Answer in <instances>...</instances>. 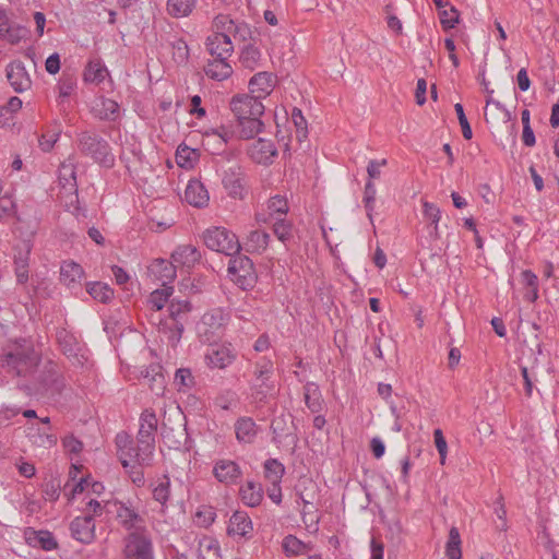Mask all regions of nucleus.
I'll use <instances>...</instances> for the list:
<instances>
[{"instance_id": "obj_40", "label": "nucleus", "mask_w": 559, "mask_h": 559, "mask_svg": "<svg viewBox=\"0 0 559 559\" xmlns=\"http://www.w3.org/2000/svg\"><path fill=\"white\" fill-rule=\"evenodd\" d=\"M234 132L225 126L218 128H211L204 132V145H210L211 140L218 142V148H223L227 145L228 141L233 138Z\"/></svg>"}, {"instance_id": "obj_10", "label": "nucleus", "mask_w": 559, "mask_h": 559, "mask_svg": "<svg viewBox=\"0 0 559 559\" xmlns=\"http://www.w3.org/2000/svg\"><path fill=\"white\" fill-rule=\"evenodd\" d=\"M56 341L63 355L73 364L83 366L87 360L83 347L76 336L66 328H59L56 332Z\"/></svg>"}, {"instance_id": "obj_48", "label": "nucleus", "mask_w": 559, "mask_h": 559, "mask_svg": "<svg viewBox=\"0 0 559 559\" xmlns=\"http://www.w3.org/2000/svg\"><path fill=\"white\" fill-rule=\"evenodd\" d=\"M174 383L176 384L179 392H188L195 385V379L189 368H179L177 369L174 378Z\"/></svg>"}, {"instance_id": "obj_2", "label": "nucleus", "mask_w": 559, "mask_h": 559, "mask_svg": "<svg viewBox=\"0 0 559 559\" xmlns=\"http://www.w3.org/2000/svg\"><path fill=\"white\" fill-rule=\"evenodd\" d=\"M32 378V385H26L25 389L41 396H59L66 388L64 376L53 360L45 361Z\"/></svg>"}, {"instance_id": "obj_3", "label": "nucleus", "mask_w": 559, "mask_h": 559, "mask_svg": "<svg viewBox=\"0 0 559 559\" xmlns=\"http://www.w3.org/2000/svg\"><path fill=\"white\" fill-rule=\"evenodd\" d=\"M78 148L84 156L92 158L95 163L105 168L115 166V155L106 139L95 131H82L76 138Z\"/></svg>"}, {"instance_id": "obj_17", "label": "nucleus", "mask_w": 559, "mask_h": 559, "mask_svg": "<svg viewBox=\"0 0 559 559\" xmlns=\"http://www.w3.org/2000/svg\"><path fill=\"white\" fill-rule=\"evenodd\" d=\"M7 79L16 93L31 87L32 81L22 61L15 60L5 67Z\"/></svg>"}, {"instance_id": "obj_30", "label": "nucleus", "mask_w": 559, "mask_h": 559, "mask_svg": "<svg viewBox=\"0 0 559 559\" xmlns=\"http://www.w3.org/2000/svg\"><path fill=\"white\" fill-rule=\"evenodd\" d=\"M305 403L309 411L318 414L323 409L324 401L322 399L321 390L316 382H307L304 385Z\"/></svg>"}, {"instance_id": "obj_47", "label": "nucleus", "mask_w": 559, "mask_h": 559, "mask_svg": "<svg viewBox=\"0 0 559 559\" xmlns=\"http://www.w3.org/2000/svg\"><path fill=\"white\" fill-rule=\"evenodd\" d=\"M273 233L281 242L287 246V242L293 239V223L281 217L274 218Z\"/></svg>"}, {"instance_id": "obj_26", "label": "nucleus", "mask_w": 559, "mask_h": 559, "mask_svg": "<svg viewBox=\"0 0 559 559\" xmlns=\"http://www.w3.org/2000/svg\"><path fill=\"white\" fill-rule=\"evenodd\" d=\"M93 114L102 121H117L120 117L119 104L107 97H102L99 103L93 108Z\"/></svg>"}, {"instance_id": "obj_57", "label": "nucleus", "mask_w": 559, "mask_h": 559, "mask_svg": "<svg viewBox=\"0 0 559 559\" xmlns=\"http://www.w3.org/2000/svg\"><path fill=\"white\" fill-rule=\"evenodd\" d=\"M454 109L462 129L463 138L465 140H471L473 138V130L465 115L463 105L457 103L454 105Z\"/></svg>"}, {"instance_id": "obj_39", "label": "nucleus", "mask_w": 559, "mask_h": 559, "mask_svg": "<svg viewBox=\"0 0 559 559\" xmlns=\"http://www.w3.org/2000/svg\"><path fill=\"white\" fill-rule=\"evenodd\" d=\"M60 199L63 203L64 207L70 211L72 209V213L79 217L82 215L83 217H86V209L80 206L79 202V193H78V187H75V190H60Z\"/></svg>"}, {"instance_id": "obj_38", "label": "nucleus", "mask_w": 559, "mask_h": 559, "mask_svg": "<svg viewBox=\"0 0 559 559\" xmlns=\"http://www.w3.org/2000/svg\"><path fill=\"white\" fill-rule=\"evenodd\" d=\"M264 478L271 484L282 483L285 474V466L277 459H267L263 463Z\"/></svg>"}, {"instance_id": "obj_44", "label": "nucleus", "mask_w": 559, "mask_h": 559, "mask_svg": "<svg viewBox=\"0 0 559 559\" xmlns=\"http://www.w3.org/2000/svg\"><path fill=\"white\" fill-rule=\"evenodd\" d=\"M142 457H144V454H142L140 445L133 441L131 443V447H129L126 451L121 452L119 460L123 468H129V466H131L132 461H134L140 466H150L151 464H146L142 460Z\"/></svg>"}, {"instance_id": "obj_51", "label": "nucleus", "mask_w": 559, "mask_h": 559, "mask_svg": "<svg viewBox=\"0 0 559 559\" xmlns=\"http://www.w3.org/2000/svg\"><path fill=\"white\" fill-rule=\"evenodd\" d=\"M173 59L177 64H187L189 60V47L183 38H178L171 43Z\"/></svg>"}, {"instance_id": "obj_6", "label": "nucleus", "mask_w": 559, "mask_h": 559, "mask_svg": "<svg viewBox=\"0 0 559 559\" xmlns=\"http://www.w3.org/2000/svg\"><path fill=\"white\" fill-rule=\"evenodd\" d=\"M205 246L225 255H233L241 250L238 237L225 227H213L206 229L203 235Z\"/></svg>"}, {"instance_id": "obj_29", "label": "nucleus", "mask_w": 559, "mask_h": 559, "mask_svg": "<svg viewBox=\"0 0 559 559\" xmlns=\"http://www.w3.org/2000/svg\"><path fill=\"white\" fill-rule=\"evenodd\" d=\"M83 267L74 261H63L60 266V282L68 287L79 284L84 277Z\"/></svg>"}, {"instance_id": "obj_35", "label": "nucleus", "mask_w": 559, "mask_h": 559, "mask_svg": "<svg viewBox=\"0 0 559 559\" xmlns=\"http://www.w3.org/2000/svg\"><path fill=\"white\" fill-rule=\"evenodd\" d=\"M136 443L140 445L142 454H144V457H142V460L146 464H152L155 449V435L144 429H139L136 435Z\"/></svg>"}, {"instance_id": "obj_49", "label": "nucleus", "mask_w": 559, "mask_h": 559, "mask_svg": "<svg viewBox=\"0 0 559 559\" xmlns=\"http://www.w3.org/2000/svg\"><path fill=\"white\" fill-rule=\"evenodd\" d=\"M439 19L442 29L448 32L460 23V11L454 5H450L449 9L439 11Z\"/></svg>"}, {"instance_id": "obj_25", "label": "nucleus", "mask_w": 559, "mask_h": 559, "mask_svg": "<svg viewBox=\"0 0 559 559\" xmlns=\"http://www.w3.org/2000/svg\"><path fill=\"white\" fill-rule=\"evenodd\" d=\"M273 91V74L262 71L255 73L249 81V94L259 96V99L266 97Z\"/></svg>"}, {"instance_id": "obj_9", "label": "nucleus", "mask_w": 559, "mask_h": 559, "mask_svg": "<svg viewBox=\"0 0 559 559\" xmlns=\"http://www.w3.org/2000/svg\"><path fill=\"white\" fill-rule=\"evenodd\" d=\"M123 554L127 559H154L153 543L143 528L142 532H131L124 539Z\"/></svg>"}, {"instance_id": "obj_54", "label": "nucleus", "mask_w": 559, "mask_h": 559, "mask_svg": "<svg viewBox=\"0 0 559 559\" xmlns=\"http://www.w3.org/2000/svg\"><path fill=\"white\" fill-rule=\"evenodd\" d=\"M377 189L371 180H367L364 190V205L367 212V216L372 221V212L374 210Z\"/></svg>"}, {"instance_id": "obj_60", "label": "nucleus", "mask_w": 559, "mask_h": 559, "mask_svg": "<svg viewBox=\"0 0 559 559\" xmlns=\"http://www.w3.org/2000/svg\"><path fill=\"white\" fill-rule=\"evenodd\" d=\"M292 121L294 122L299 140L301 136H307V120L302 115L301 109L294 107L292 110Z\"/></svg>"}, {"instance_id": "obj_52", "label": "nucleus", "mask_w": 559, "mask_h": 559, "mask_svg": "<svg viewBox=\"0 0 559 559\" xmlns=\"http://www.w3.org/2000/svg\"><path fill=\"white\" fill-rule=\"evenodd\" d=\"M158 420L153 408H145L140 415V428L151 433H156Z\"/></svg>"}, {"instance_id": "obj_53", "label": "nucleus", "mask_w": 559, "mask_h": 559, "mask_svg": "<svg viewBox=\"0 0 559 559\" xmlns=\"http://www.w3.org/2000/svg\"><path fill=\"white\" fill-rule=\"evenodd\" d=\"M269 215L273 217L275 214L285 215L287 214L289 206L287 199L280 194H276L267 201Z\"/></svg>"}, {"instance_id": "obj_62", "label": "nucleus", "mask_w": 559, "mask_h": 559, "mask_svg": "<svg viewBox=\"0 0 559 559\" xmlns=\"http://www.w3.org/2000/svg\"><path fill=\"white\" fill-rule=\"evenodd\" d=\"M234 20H231L228 15L218 14L214 19V26L217 29V32H224L227 35L233 33V27L235 25Z\"/></svg>"}, {"instance_id": "obj_41", "label": "nucleus", "mask_w": 559, "mask_h": 559, "mask_svg": "<svg viewBox=\"0 0 559 559\" xmlns=\"http://www.w3.org/2000/svg\"><path fill=\"white\" fill-rule=\"evenodd\" d=\"M270 234L264 230H252L247 237L248 251L263 252L269 245Z\"/></svg>"}, {"instance_id": "obj_18", "label": "nucleus", "mask_w": 559, "mask_h": 559, "mask_svg": "<svg viewBox=\"0 0 559 559\" xmlns=\"http://www.w3.org/2000/svg\"><path fill=\"white\" fill-rule=\"evenodd\" d=\"M209 53L217 58H228L234 51V45L229 35L224 32H215L205 41Z\"/></svg>"}, {"instance_id": "obj_37", "label": "nucleus", "mask_w": 559, "mask_h": 559, "mask_svg": "<svg viewBox=\"0 0 559 559\" xmlns=\"http://www.w3.org/2000/svg\"><path fill=\"white\" fill-rule=\"evenodd\" d=\"M260 60L261 51L258 47L252 44L243 45L239 56V62L243 68L253 71L259 67Z\"/></svg>"}, {"instance_id": "obj_63", "label": "nucleus", "mask_w": 559, "mask_h": 559, "mask_svg": "<svg viewBox=\"0 0 559 559\" xmlns=\"http://www.w3.org/2000/svg\"><path fill=\"white\" fill-rule=\"evenodd\" d=\"M141 467L142 466L138 465L136 463H131V466H129V468H124L126 472L129 474L131 481L138 487H142L145 484L144 473Z\"/></svg>"}, {"instance_id": "obj_31", "label": "nucleus", "mask_w": 559, "mask_h": 559, "mask_svg": "<svg viewBox=\"0 0 559 559\" xmlns=\"http://www.w3.org/2000/svg\"><path fill=\"white\" fill-rule=\"evenodd\" d=\"M261 116H246L245 119H236L240 128V138L250 140L257 134L263 132L264 122L260 119Z\"/></svg>"}, {"instance_id": "obj_4", "label": "nucleus", "mask_w": 559, "mask_h": 559, "mask_svg": "<svg viewBox=\"0 0 559 559\" xmlns=\"http://www.w3.org/2000/svg\"><path fill=\"white\" fill-rule=\"evenodd\" d=\"M193 306L188 299H171L168 304V318L160 320V330L168 334V338L173 344H177L185 331V324Z\"/></svg>"}, {"instance_id": "obj_16", "label": "nucleus", "mask_w": 559, "mask_h": 559, "mask_svg": "<svg viewBox=\"0 0 559 559\" xmlns=\"http://www.w3.org/2000/svg\"><path fill=\"white\" fill-rule=\"evenodd\" d=\"M71 536L85 545L95 539V523L93 515L76 516L70 523Z\"/></svg>"}, {"instance_id": "obj_45", "label": "nucleus", "mask_w": 559, "mask_h": 559, "mask_svg": "<svg viewBox=\"0 0 559 559\" xmlns=\"http://www.w3.org/2000/svg\"><path fill=\"white\" fill-rule=\"evenodd\" d=\"M174 293L173 286H163V288H158L153 290L148 296V304H151L152 309L155 311H160L167 302H169V298Z\"/></svg>"}, {"instance_id": "obj_42", "label": "nucleus", "mask_w": 559, "mask_h": 559, "mask_svg": "<svg viewBox=\"0 0 559 559\" xmlns=\"http://www.w3.org/2000/svg\"><path fill=\"white\" fill-rule=\"evenodd\" d=\"M461 535L457 527L452 526L449 531L448 540L445 544V556L448 559H461Z\"/></svg>"}, {"instance_id": "obj_59", "label": "nucleus", "mask_w": 559, "mask_h": 559, "mask_svg": "<svg viewBox=\"0 0 559 559\" xmlns=\"http://www.w3.org/2000/svg\"><path fill=\"white\" fill-rule=\"evenodd\" d=\"M61 483L57 478L47 480L43 486L45 498L50 501H57L60 497Z\"/></svg>"}, {"instance_id": "obj_27", "label": "nucleus", "mask_w": 559, "mask_h": 559, "mask_svg": "<svg viewBox=\"0 0 559 559\" xmlns=\"http://www.w3.org/2000/svg\"><path fill=\"white\" fill-rule=\"evenodd\" d=\"M235 433L239 443H252L258 433L255 421L251 417H239L235 423Z\"/></svg>"}, {"instance_id": "obj_55", "label": "nucleus", "mask_w": 559, "mask_h": 559, "mask_svg": "<svg viewBox=\"0 0 559 559\" xmlns=\"http://www.w3.org/2000/svg\"><path fill=\"white\" fill-rule=\"evenodd\" d=\"M28 35H29L28 28L12 22L9 33L7 35L5 41H8L11 45H17L23 39L27 38Z\"/></svg>"}, {"instance_id": "obj_24", "label": "nucleus", "mask_w": 559, "mask_h": 559, "mask_svg": "<svg viewBox=\"0 0 559 559\" xmlns=\"http://www.w3.org/2000/svg\"><path fill=\"white\" fill-rule=\"evenodd\" d=\"M209 200V192L200 180L192 179L188 182L185 190V201L187 203L201 209L207 205Z\"/></svg>"}, {"instance_id": "obj_34", "label": "nucleus", "mask_w": 559, "mask_h": 559, "mask_svg": "<svg viewBox=\"0 0 559 559\" xmlns=\"http://www.w3.org/2000/svg\"><path fill=\"white\" fill-rule=\"evenodd\" d=\"M87 294L96 301L108 304L114 298V289L103 282H87Z\"/></svg>"}, {"instance_id": "obj_58", "label": "nucleus", "mask_w": 559, "mask_h": 559, "mask_svg": "<svg viewBox=\"0 0 559 559\" xmlns=\"http://www.w3.org/2000/svg\"><path fill=\"white\" fill-rule=\"evenodd\" d=\"M61 133V129H55L52 131H47L46 133H43L40 138L38 139L39 147L43 152H50L55 145V143L58 141Z\"/></svg>"}, {"instance_id": "obj_7", "label": "nucleus", "mask_w": 559, "mask_h": 559, "mask_svg": "<svg viewBox=\"0 0 559 559\" xmlns=\"http://www.w3.org/2000/svg\"><path fill=\"white\" fill-rule=\"evenodd\" d=\"M273 372L274 364L270 358L261 357L254 362V382L251 383L250 389L255 400L260 402L266 400L267 394L273 389V385L270 383Z\"/></svg>"}, {"instance_id": "obj_64", "label": "nucleus", "mask_w": 559, "mask_h": 559, "mask_svg": "<svg viewBox=\"0 0 559 559\" xmlns=\"http://www.w3.org/2000/svg\"><path fill=\"white\" fill-rule=\"evenodd\" d=\"M33 245L29 240H22L13 247V259H29Z\"/></svg>"}, {"instance_id": "obj_56", "label": "nucleus", "mask_w": 559, "mask_h": 559, "mask_svg": "<svg viewBox=\"0 0 559 559\" xmlns=\"http://www.w3.org/2000/svg\"><path fill=\"white\" fill-rule=\"evenodd\" d=\"M164 479L153 488V499L163 506L166 504L170 495V479L167 475H164Z\"/></svg>"}, {"instance_id": "obj_13", "label": "nucleus", "mask_w": 559, "mask_h": 559, "mask_svg": "<svg viewBox=\"0 0 559 559\" xmlns=\"http://www.w3.org/2000/svg\"><path fill=\"white\" fill-rule=\"evenodd\" d=\"M247 154L253 163L270 166L278 152L273 141L259 138L248 147Z\"/></svg>"}, {"instance_id": "obj_36", "label": "nucleus", "mask_w": 559, "mask_h": 559, "mask_svg": "<svg viewBox=\"0 0 559 559\" xmlns=\"http://www.w3.org/2000/svg\"><path fill=\"white\" fill-rule=\"evenodd\" d=\"M108 74V70L106 66L102 62V60H91L84 70V81L87 83H102L106 75Z\"/></svg>"}, {"instance_id": "obj_46", "label": "nucleus", "mask_w": 559, "mask_h": 559, "mask_svg": "<svg viewBox=\"0 0 559 559\" xmlns=\"http://www.w3.org/2000/svg\"><path fill=\"white\" fill-rule=\"evenodd\" d=\"M288 418H292V426H293L294 430H297V427H296V425L293 420V416L290 414L288 416H286L284 414L276 416L272 420V424H271V431L273 433L272 442H274V443L282 442L283 436L285 433H287L286 430H287Z\"/></svg>"}, {"instance_id": "obj_21", "label": "nucleus", "mask_w": 559, "mask_h": 559, "mask_svg": "<svg viewBox=\"0 0 559 559\" xmlns=\"http://www.w3.org/2000/svg\"><path fill=\"white\" fill-rule=\"evenodd\" d=\"M25 539L31 547H38L45 551H51L58 548V542L53 534L46 530L37 531L33 527H28L25 531Z\"/></svg>"}, {"instance_id": "obj_11", "label": "nucleus", "mask_w": 559, "mask_h": 559, "mask_svg": "<svg viewBox=\"0 0 559 559\" xmlns=\"http://www.w3.org/2000/svg\"><path fill=\"white\" fill-rule=\"evenodd\" d=\"M237 359V352L230 343L213 344L206 349L204 361L210 369H225Z\"/></svg>"}, {"instance_id": "obj_23", "label": "nucleus", "mask_w": 559, "mask_h": 559, "mask_svg": "<svg viewBox=\"0 0 559 559\" xmlns=\"http://www.w3.org/2000/svg\"><path fill=\"white\" fill-rule=\"evenodd\" d=\"M253 532V525L250 516L245 511H236L229 519L227 534L229 536H240L250 538Z\"/></svg>"}, {"instance_id": "obj_28", "label": "nucleus", "mask_w": 559, "mask_h": 559, "mask_svg": "<svg viewBox=\"0 0 559 559\" xmlns=\"http://www.w3.org/2000/svg\"><path fill=\"white\" fill-rule=\"evenodd\" d=\"M204 72L212 80L224 81L231 76L233 68L227 62V58L214 57L213 60L207 61Z\"/></svg>"}, {"instance_id": "obj_43", "label": "nucleus", "mask_w": 559, "mask_h": 559, "mask_svg": "<svg viewBox=\"0 0 559 559\" xmlns=\"http://www.w3.org/2000/svg\"><path fill=\"white\" fill-rule=\"evenodd\" d=\"M197 0H167V10L174 17H183L192 13Z\"/></svg>"}, {"instance_id": "obj_50", "label": "nucleus", "mask_w": 559, "mask_h": 559, "mask_svg": "<svg viewBox=\"0 0 559 559\" xmlns=\"http://www.w3.org/2000/svg\"><path fill=\"white\" fill-rule=\"evenodd\" d=\"M237 404V393L230 389L219 392L214 399V406L223 411H231Z\"/></svg>"}, {"instance_id": "obj_61", "label": "nucleus", "mask_w": 559, "mask_h": 559, "mask_svg": "<svg viewBox=\"0 0 559 559\" xmlns=\"http://www.w3.org/2000/svg\"><path fill=\"white\" fill-rule=\"evenodd\" d=\"M435 445L440 456V463L443 465L447 460L448 443L440 428L433 430Z\"/></svg>"}, {"instance_id": "obj_20", "label": "nucleus", "mask_w": 559, "mask_h": 559, "mask_svg": "<svg viewBox=\"0 0 559 559\" xmlns=\"http://www.w3.org/2000/svg\"><path fill=\"white\" fill-rule=\"evenodd\" d=\"M170 259L176 267L190 270L201 260V252L192 245H180L173 251Z\"/></svg>"}, {"instance_id": "obj_1", "label": "nucleus", "mask_w": 559, "mask_h": 559, "mask_svg": "<svg viewBox=\"0 0 559 559\" xmlns=\"http://www.w3.org/2000/svg\"><path fill=\"white\" fill-rule=\"evenodd\" d=\"M0 361L7 373L29 378L36 373L41 362V353L35 349L31 340L20 337L14 340L12 346L1 356Z\"/></svg>"}, {"instance_id": "obj_5", "label": "nucleus", "mask_w": 559, "mask_h": 559, "mask_svg": "<svg viewBox=\"0 0 559 559\" xmlns=\"http://www.w3.org/2000/svg\"><path fill=\"white\" fill-rule=\"evenodd\" d=\"M229 278L242 290L252 289L258 282V274L252 260L240 251L230 255L227 266Z\"/></svg>"}, {"instance_id": "obj_15", "label": "nucleus", "mask_w": 559, "mask_h": 559, "mask_svg": "<svg viewBox=\"0 0 559 559\" xmlns=\"http://www.w3.org/2000/svg\"><path fill=\"white\" fill-rule=\"evenodd\" d=\"M147 274L153 281L160 282L162 286H169L177 276V267L171 259L166 260L159 258L153 260L148 265Z\"/></svg>"}, {"instance_id": "obj_8", "label": "nucleus", "mask_w": 559, "mask_h": 559, "mask_svg": "<svg viewBox=\"0 0 559 559\" xmlns=\"http://www.w3.org/2000/svg\"><path fill=\"white\" fill-rule=\"evenodd\" d=\"M212 474L222 485L230 487L242 483L243 469L236 460L223 457L213 462Z\"/></svg>"}, {"instance_id": "obj_33", "label": "nucleus", "mask_w": 559, "mask_h": 559, "mask_svg": "<svg viewBox=\"0 0 559 559\" xmlns=\"http://www.w3.org/2000/svg\"><path fill=\"white\" fill-rule=\"evenodd\" d=\"M282 548L286 557H295L310 551L312 546L304 543L297 536L288 534L283 538Z\"/></svg>"}, {"instance_id": "obj_14", "label": "nucleus", "mask_w": 559, "mask_h": 559, "mask_svg": "<svg viewBox=\"0 0 559 559\" xmlns=\"http://www.w3.org/2000/svg\"><path fill=\"white\" fill-rule=\"evenodd\" d=\"M245 177L240 166H234L224 171L222 183L230 198L239 200L245 198Z\"/></svg>"}, {"instance_id": "obj_12", "label": "nucleus", "mask_w": 559, "mask_h": 559, "mask_svg": "<svg viewBox=\"0 0 559 559\" xmlns=\"http://www.w3.org/2000/svg\"><path fill=\"white\" fill-rule=\"evenodd\" d=\"M230 109L236 119H245L246 116H262L265 107L259 96L251 94H237L230 100Z\"/></svg>"}, {"instance_id": "obj_22", "label": "nucleus", "mask_w": 559, "mask_h": 559, "mask_svg": "<svg viewBox=\"0 0 559 559\" xmlns=\"http://www.w3.org/2000/svg\"><path fill=\"white\" fill-rule=\"evenodd\" d=\"M116 519L127 531L138 530L144 523V519L132 508L121 501H115Z\"/></svg>"}, {"instance_id": "obj_19", "label": "nucleus", "mask_w": 559, "mask_h": 559, "mask_svg": "<svg viewBox=\"0 0 559 559\" xmlns=\"http://www.w3.org/2000/svg\"><path fill=\"white\" fill-rule=\"evenodd\" d=\"M238 486V495L245 506L249 508H257L261 504L264 498V489L260 483L253 479H248Z\"/></svg>"}, {"instance_id": "obj_32", "label": "nucleus", "mask_w": 559, "mask_h": 559, "mask_svg": "<svg viewBox=\"0 0 559 559\" xmlns=\"http://www.w3.org/2000/svg\"><path fill=\"white\" fill-rule=\"evenodd\" d=\"M58 183L60 190H75L76 182V167L72 163H61L58 169Z\"/></svg>"}]
</instances>
